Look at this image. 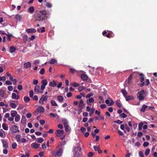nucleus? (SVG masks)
I'll return each instance as SVG.
<instances>
[{"label":"nucleus","mask_w":157,"mask_h":157,"mask_svg":"<svg viewBox=\"0 0 157 157\" xmlns=\"http://www.w3.org/2000/svg\"><path fill=\"white\" fill-rule=\"evenodd\" d=\"M46 14V11H40L38 13L34 14L33 16L36 21H42Z\"/></svg>","instance_id":"obj_1"},{"label":"nucleus","mask_w":157,"mask_h":157,"mask_svg":"<svg viewBox=\"0 0 157 157\" xmlns=\"http://www.w3.org/2000/svg\"><path fill=\"white\" fill-rule=\"evenodd\" d=\"M145 92L144 90H142L139 92L137 94V96L140 101H141L144 99L146 96Z\"/></svg>","instance_id":"obj_2"},{"label":"nucleus","mask_w":157,"mask_h":157,"mask_svg":"<svg viewBox=\"0 0 157 157\" xmlns=\"http://www.w3.org/2000/svg\"><path fill=\"white\" fill-rule=\"evenodd\" d=\"M56 136L59 137L61 139H64L65 136V135L64 133V131L62 130H57L56 131Z\"/></svg>","instance_id":"obj_3"},{"label":"nucleus","mask_w":157,"mask_h":157,"mask_svg":"<svg viewBox=\"0 0 157 157\" xmlns=\"http://www.w3.org/2000/svg\"><path fill=\"white\" fill-rule=\"evenodd\" d=\"M63 151V150L62 149H59L57 151H52V154L54 156H60L62 155Z\"/></svg>","instance_id":"obj_4"},{"label":"nucleus","mask_w":157,"mask_h":157,"mask_svg":"<svg viewBox=\"0 0 157 157\" xmlns=\"http://www.w3.org/2000/svg\"><path fill=\"white\" fill-rule=\"evenodd\" d=\"M11 132L13 134H15L19 132L18 126L16 125H12L10 129Z\"/></svg>","instance_id":"obj_5"},{"label":"nucleus","mask_w":157,"mask_h":157,"mask_svg":"<svg viewBox=\"0 0 157 157\" xmlns=\"http://www.w3.org/2000/svg\"><path fill=\"white\" fill-rule=\"evenodd\" d=\"M82 150L81 147H80V145L79 144H77L74 145L72 151H79L80 152Z\"/></svg>","instance_id":"obj_6"},{"label":"nucleus","mask_w":157,"mask_h":157,"mask_svg":"<svg viewBox=\"0 0 157 157\" xmlns=\"http://www.w3.org/2000/svg\"><path fill=\"white\" fill-rule=\"evenodd\" d=\"M41 83L42 85L41 86V89L43 90L45 88V86L48 84V82L47 79H44L42 81Z\"/></svg>","instance_id":"obj_7"},{"label":"nucleus","mask_w":157,"mask_h":157,"mask_svg":"<svg viewBox=\"0 0 157 157\" xmlns=\"http://www.w3.org/2000/svg\"><path fill=\"white\" fill-rule=\"evenodd\" d=\"M1 140L2 143L3 147L5 148H7L8 147V144L7 140L4 139H2Z\"/></svg>","instance_id":"obj_8"},{"label":"nucleus","mask_w":157,"mask_h":157,"mask_svg":"<svg viewBox=\"0 0 157 157\" xmlns=\"http://www.w3.org/2000/svg\"><path fill=\"white\" fill-rule=\"evenodd\" d=\"M132 79V75H130L128 78V80H126L125 82L124 85H126L128 84H130L131 83V81Z\"/></svg>","instance_id":"obj_9"},{"label":"nucleus","mask_w":157,"mask_h":157,"mask_svg":"<svg viewBox=\"0 0 157 157\" xmlns=\"http://www.w3.org/2000/svg\"><path fill=\"white\" fill-rule=\"evenodd\" d=\"M40 145V144L36 143H33L31 145V147L36 149L38 148Z\"/></svg>","instance_id":"obj_10"},{"label":"nucleus","mask_w":157,"mask_h":157,"mask_svg":"<svg viewBox=\"0 0 157 157\" xmlns=\"http://www.w3.org/2000/svg\"><path fill=\"white\" fill-rule=\"evenodd\" d=\"M19 94H16L15 93H13L12 95V98L13 99L17 100L19 98Z\"/></svg>","instance_id":"obj_11"},{"label":"nucleus","mask_w":157,"mask_h":157,"mask_svg":"<svg viewBox=\"0 0 157 157\" xmlns=\"http://www.w3.org/2000/svg\"><path fill=\"white\" fill-rule=\"evenodd\" d=\"M105 102L109 106L112 105L114 103V102H113V101L111 99H110V100H105Z\"/></svg>","instance_id":"obj_12"},{"label":"nucleus","mask_w":157,"mask_h":157,"mask_svg":"<svg viewBox=\"0 0 157 157\" xmlns=\"http://www.w3.org/2000/svg\"><path fill=\"white\" fill-rule=\"evenodd\" d=\"M40 89V86L38 85H36L35 86V88H34V92H36V93L40 92V93H41V94L43 93V90L41 91H39Z\"/></svg>","instance_id":"obj_13"},{"label":"nucleus","mask_w":157,"mask_h":157,"mask_svg":"<svg viewBox=\"0 0 157 157\" xmlns=\"http://www.w3.org/2000/svg\"><path fill=\"white\" fill-rule=\"evenodd\" d=\"M44 109L43 107L42 106H40L39 107H38L36 110L37 112L40 113H41L44 112Z\"/></svg>","instance_id":"obj_14"},{"label":"nucleus","mask_w":157,"mask_h":157,"mask_svg":"<svg viewBox=\"0 0 157 157\" xmlns=\"http://www.w3.org/2000/svg\"><path fill=\"white\" fill-rule=\"evenodd\" d=\"M0 136L2 138H4L6 136L5 132L2 129H0Z\"/></svg>","instance_id":"obj_15"},{"label":"nucleus","mask_w":157,"mask_h":157,"mask_svg":"<svg viewBox=\"0 0 157 157\" xmlns=\"http://www.w3.org/2000/svg\"><path fill=\"white\" fill-rule=\"evenodd\" d=\"M49 85L51 87H55L56 86L57 83L55 80H53L49 82Z\"/></svg>","instance_id":"obj_16"},{"label":"nucleus","mask_w":157,"mask_h":157,"mask_svg":"<svg viewBox=\"0 0 157 157\" xmlns=\"http://www.w3.org/2000/svg\"><path fill=\"white\" fill-rule=\"evenodd\" d=\"M16 103H10L9 104V105L12 108H15L17 105H18V103L17 101H16Z\"/></svg>","instance_id":"obj_17"},{"label":"nucleus","mask_w":157,"mask_h":157,"mask_svg":"<svg viewBox=\"0 0 157 157\" xmlns=\"http://www.w3.org/2000/svg\"><path fill=\"white\" fill-rule=\"evenodd\" d=\"M22 16L19 14H17L15 16V18L17 21H20L21 19Z\"/></svg>","instance_id":"obj_18"},{"label":"nucleus","mask_w":157,"mask_h":157,"mask_svg":"<svg viewBox=\"0 0 157 157\" xmlns=\"http://www.w3.org/2000/svg\"><path fill=\"white\" fill-rule=\"evenodd\" d=\"M24 66L25 68H28L31 66V64L29 62H27L24 63Z\"/></svg>","instance_id":"obj_19"},{"label":"nucleus","mask_w":157,"mask_h":157,"mask_svg":"<svg viewBox=\"0 0 157 157\" xmlns=\"http://www.w3.org/2000/svg\"><path fill=\"white\" fill-rule=\"evenodd\" d=\"M2 127L3 129L6 131H7L8 129V126L7 124L5 123H4L2 124Z\"/></svg>","instance_id":"obj_20"},{"label":"nucleus","mask_w":157,"mask_h":157,"mask_svg":"<svg viewBox=\"0 0 157 157\" xmlns=\"http://www.w3.org/2000/svg\"><path fill=\"white\" fill-rule=\"evenodd\" d=\"M10 114L11 116L13 117H15L17 115H18L17 111L15 110H12L10 112Z\"/></svg>","instance_id":"obj_21"},{"label":"nucleus","mask_w":157,"mask_h":157,"mask_svg":"<svg viewBox=\"0 0 157 157\" xmlns=\"http://www.w3.org/2000/svg\"><path fill=\"white\" fill-rule=\"evenodd\" d=\"M94 101V99L93 98H90L86 100V103L87 104L89 105L90 103H93Z\"/></svg>","instance_id":"obj_22"},{"label":"nucleus","mask_w":157,"mask_h":157,"mask_svg":"<svg viewBox=\"0 0 157 157\" xmlns=\"http://www.w3.org/2000/svg\"><path fill=\"white\" fill-rule=\"evenodd\" d=\"M26 32L28 33H34L36 32V30L35 29H27Z\"/></svg>","instance_id":"obj_23"},{"label":"nucleus","mask_w":157,"mask_h":157,"mask_svg":"<svg viewBox=\"0 0 157 157\" xmlns=\"http://www.w3.org/2000/svg\"><path fill=\"white\" fill-rule=\"evenodd\" d=\"M147 108L148 106L144 104L143 105L142 108L140 109V111L142 112H144Z\"/></svg>","instance_id":"obj_24"},{"label":"nucleus","mask_w":157,"mask_h":157,"mask_svg":"<svg viewBox=\"0 0 157 157\" xmlns=\"http://www.w3.org/2000/svg\"><path fill=\"white\" fill-rule=\"evenodd\" d=\"M30 100V99L28 97L25 96L24 98V100L26 103H28Z\"/></svg>","instance_id":"obj_25"},{"label":"nucleus","mask_w":157,"mask_h":157,"mask_svg":"<svg viewBox=\"0 0 157 157\" xmlns=\"http://www.w3.org/2000/svg\"><path fill=\"white\" fill-rule=\"evenodd\" d=\"M81 77L82 79L83 80H86L87 79L88 77L85 74H82L81 75Z\"/></svg>","instance_id":"obj_26"},{"label":"nucleus","mask_w":157,"mask_h":157,"mask_svg":"<svg viewBox=\"0 0 157 157\" xmlns=\"http://www.w3.org/2000/svg\"><path fill=\"white\" fill-rule=\"evenodd\" d=\"M57 99L59 102H62L64 100V98L62 96H58L57 97Z\"/></svg>","instance_id":"obj_27"},{"label":"nucleus","mask_w":157,"mask_h":157,"mask_svg":"<svg viewBox=\"0 0 157 157\" xmlns=\"http://www.w3.org/2000/svg\"><path fill=\"white\" fill-rule=\"evenodd\" d=\"M16 50V48L13 46H11L10 48V53L14 52Z\"/></svg>","instance_id":"obj_28"},{"label":"nucleus","mask_w":157,"mask_h":157,"mask_svg":"<svg viewBox=\"0 0 157 157\" xmlns=\"http://www.w3.org/2000/svg\"><path fill=\"white\" fill-rule=\"evenodd\" d=\"M28 10L30 13H32L34 12V8L33 6H31L28 9Z\"/></svg>","instance_id":"obj_29"},{"label":"nucleus","mask_w":157,"mask_h":157,"mask_svg":"<svg viewBox=\"0 0 157 157\" xmlns=\"http://www.w3.org/2000/svg\"><path fill=\"white\" fill-rule=\"evenodd\" d=\"M20 119V116L18 114L17 115L15 118V121L16 122H18Z\"/></svg>","instance_id":"obj_30"},{"label":"nucleus","mask_w":157,"mask_h":157,"mask_svg":"<svg viewBox=\"0 0 157 157\" xmlns=\"http://www.w3.org/2000/svg\"><path fill=\"white\" fill-rule=\"evenodd\" d=\"M83 101L82 99L80 101H78V106L79 107H82L83 106Z\"/></svg>","instance_id":"obj_31"},{"label":"nucleus","mask_w":157,"mask_h":157,"mask_svg":"<svg viewBox=\"0 0 157 157\" xmlns=\"http://www.w3.org/2000/svg\"><path fill=\"white\" fill-rule=\"evenodd\" d=\"M125 98L126 100L127 101H128L132 99L133 98V97L132 96L128 95V96H126V97H125Z\"/></svg>","instance_id":"obj_32"},{"label":"nucleus","mask_w":157,"mask_h":157,"mask_svg":"<svg viewBox=\"0 0 157 157\" xmlns=\"http://www.w3.org/2000/svg\"><path fill=\"white\" fill-rule=\"evenodd\" d=\"M62 121L63 123L64 126L68 125V122L67 120L65 118H63L62 120Z\"/></svg>","instance_id":"obj_33"},{"label":"nucleus","mask_w":157,"mask_h":157,"mask_svg":"<svg viewBox=\"0 0 157 157\" xmlns=\"http://www.w3.org/2000/svg\"><path fill=\"white\" fill-rule=\"evenodd\" d=\"M21 137V135H17L15 136V138L17 141L18 142L20 141V138Z\"/></svg>","instance_id":"obj_34"},{"label":"nucleus","mask_w":157,"mask_h":157,"mask_svg":"<svg viewBox=\"0 0 157 157\" xmlns=\"http://www.w3.org/2000/svg\"><path fill=\"white\" fill-rule=\"evenodd\" d=\"M51 103L52 106H57V104L56 103V101L53 100H51Z\"/></svg>","instance_id":"obj_35"},{"label":"nucleus","mask_w":157,"mask_h":157,"mask_svg":"<svg viewBox=\"0 0 157 157\" xmlns=\"http://www.w3.org/2000/svg\"><path fill=\"white\" fill-rule=\"evenodd\" d=\"M121 91L123 94L124 96V97H126L127 94V91L124 89H122L121 90Z\"/></svg>","instance_id":"obj_36"},{"label":"nucleus","mask_w":157,"mask_h":157,"mask_svg":"<svg viewBox=\"0 0 157 157\" xmlns=\"http://www.w3.org/2000/svg\"><path fill=\"white\" fill-rule=\"evenodd\" d=\"M28 36L27 35H25L23 36V39L25 43L28 40Z\"/></svg>","instance_id":"obj_37"},{"label":"nucleus","mask_w":157,"mask_h":157,"mask_svg":"<svg viewBox=\"0 0 157 157\" xmlns=\"http://www.w3.org/2000/svg\"><path fill=\"white\" fill-rule=\"evenodd\" d=\"M57 62V60L54 59H52L50 61L49 63L50 64H53Z\"/></svg>","instance_id":"obj_38"},{"label":"nucleus","mask_w":157,"mask_h":157,"mask_svg":"<svg viewBox=\"0 0 157 157\" xmlns=\"http://www.w3.org/2000/svg\"><path fill=\"white\" fill-rule=\"evenodd\" d=\"M143 125V123L142 122H140L138 125L139 130H141Z\"/></svg>","instance_id":"obj_39"},{"label":"nucleus","mask_w":157,"mask_h":157,"mask_svg":"<svg viewBox=\"0 0 157 157\" xmlns=\"http://www.w3.org/2000/svg\"><path fill=\"white\" fill-rule=\"evenodd\" d=\"M125 124L124 125L123 124H122L121 125L120 128H121V129L124 130V132L125 133H126V131L125 129Z\"/></svg>","instance_id":"obj_40"},{"label":"nucleus","mask_w":157,"mask_h":157,"mask_svg":"<svg viewBox=\"0 0 157 157\" xmlns=\"http://www.w3.org/2000/svg\"><path fill=\"white\" fill-rule=\"evenodd\" d=\"M37 141L38 143H41L44 141L43 139L42 138H39L37 139Z\"/></svg>","instance_id":"obj_41"},{"label":"nucleus","mask_w":157,"mask_h":157,"mask_svg":"<svg viewBox=\"0 0 157 157\" xmlns=\"http://www.w3.org/2000/svg\"><path fill=\"white\" fill-rule=\"evenodd\" d=\"M116 103L117 106L119 108L121 107V104L120 101L117 100L116 101Z\"/></svg>","instance_id":"obj_42"},{"label":"nucleus","mask_w":157,"mask_h":157,"mask_svg":"<svg viewBox=\"0 0 157 157\" xmlns=\"http://www.w3.org/2000/svg\"><path fill=\"white\" fill-rule=\"evenodd\" d=\"M5 92L4 91L2 90H0V96L2 97H3L4 96Z\"/></svg>","instance_id":"obj_43"},{"label":"nucleus","mask_w":157,"mask_h":157,"mask_svg":"<svg viewBox=\"0 0 157 157\" xmlns=\"http://www.w3.org/2000/svg\"><path fill=\"white\" fill-rule=\"evenodd\" d=\"M80 154L78 151H75V152L74 154V157H79Z\"/></svg>","instance_id":"obj_44"},{"label":"nucleus","mask_w":157,"mask_h":157,"mask_svg":"<svg viewBox=\"0 0 157 157\" xmlns=\"http://www.w3.org/2000/svg\"><path fill=\"white\" fill-rule=\"evenodd\" d=\"M64 126L65 128V130L66 132H70V128H69V125H65Z\"/></svg>","instance_id":"obj_45"},{"label":"nucleus","mask_w":157,"mask_h":157,"mask_svg":"<svg viewBox=\"0 0 157 157\" xmlns=\"http://www.w3.org/2000/svg\"><path fill=\"white\" fill-rule=\"evenodd\" d=\"M93 94L92 93H91L90 94H87L86 96V98H90V97L91 96H93Z\"/></svg>","instance_id":"obj_46"},{"label":"nucleus","mask_w":157,"mask_h":157,"mask_svg":"<svg viewBox=\"0 0 157 157\" xmlns=\"http://www.w3.org/2000/svg\"><path fill=\"white\" fill-rule=\"evenodd\" d=\"M48 96H44V95H43L41 98L44 101H46L48 99Z\"/></svg>","instance_id":"obj_47"},{"label":"nucleus","mask_w":157,"mask_h":157,"mask_svg":"<svg viewBox=\"0 0 157 157\" xmlns=\"http://www.w3.org/2000/svg\"><path fill=\"white\" fill-rule=\"evenodd\" d=\"M17 146V144L15 142H14L12 144V147L13 149H15L16 148Z\"/></svg>","instance_id":"obj_48"},{"label":"nucleus","mask_w":157,"mask_h":157,"mask_svg":"<svg viewBox=\"0 0 157 157\" xmlns=\"http://www.w3.org/2000/svg\"><path fill=\"white\" fill-rule=\"evenodd\" d=\"M95 109L94 108H92L91 109L90 112L89 113L90 115L91 116L94 113Z\"/></svg>","instance_id":"obj_49"},{"label":"nucleus","mask_w":157,"mask_h":157,"mask_svg":"<svg viewBox=\"0 0 157 157\" xmlns=\"http://www.w3.org/2000/svg\"><path fill=\"white\" fill-rule=\"evenodd\" d=\"M121 117L123 118H125L127 117V116L126 114H125L124 113H123L121 114L120 115Z\"/></svg>","instance_id":"obj_50"},{"label":"nucleus","mask_w":157,"mask_h":157,"mask_svg":"<svg viewBox=\"0 0 157 157\" xmlns=\"http://www.w3.org/2000/svg\"><path fill=\"white\" fill-rule=\"evenodd\" d=\"M6 80V78L5 76H0V81H5Z\"/></svg>","instance_id":"obj_51"},{"label":"nucleus","mask_w":157,"mask_h":157,"mask_svg":"<svg viewBox=\"0 0 157 157\" xmlns=\"http://www.w3.org/2000/svg\"><path fill=\"white\" fill-rule=\"evenodd\" d=\"M150 150L149 149H147L145 152V155H147L149 153Z\"/></svg>","instance_id":"obj_52"},{"label":"nucleus","mask_w":157,"mask_h":157,"mask_svg":"<svg viewBox=\"0 0 157 157\" xmlns=\"http://www.w3.org/2000/svg\"><path fill=\"white\" fill-rule=\"evenodd\" d=\"M72 85L73 86L76 87L79 86V84L76 82H73L72 83Z\"/></svg>","instance_id":"obj_53"},{"label":"nucleus","mask_w":157,"mask_h":157,"mask_svg":"<svg viewBox=\"0 0 157 157\" xmlns=\"http://www.w3.org/2000/svg\"><path fill=\"white\" fill-rule=\"evenodd\" d=\"M85 89V87L83 86H80L78 88V90L79 91H81Z\"/></svg>","instance_id":"obj_54"},{"label":"nucleus","mask_w":157,"mask_h":157,"mask_svg":"<svg viewBox=\"0 0 157 157\" xmlns=\"http://www.w3.org/2000/svg\"><path fill=\"white\" fill-rule=\"evenodd\" d=\"M5 68L4 67L0 66V73L2 72L5 69Z\"/></svg>","instance_id":"obj_55"},{"label":"nucleus","mask_w":157,"mask_h":157,"mask_svg":"<svg viewBox=\"0 0 157 157\" xmlns=\"http://www.w3.org/2000/svg\"><path fill=\"white\" fill-rule=\"evenodd\" d=\"M44 72H45L44 69V68H42L40 70V74H41V75H43L44 74Z\"/></svg>","instance_id":"obj_56"},{"label":"nucleus","mask_w":157,"mask_h":157,"mask_svg":"<svg viewBox=\"0 0 157 157\" xmlns=\"http://www.w3.org/2000/svg\"><path fill=\"white\" fill-rule=\"evenodd\" d=\"M125 128L126 130L128 132H129L130 131V129L129 128L128 126V125L127 124H125Z\"/></svg>","instance_id":"obj_57"},{"label":"nucleus","mask_w":157,"mask_h":157,"mask_svg":"<svg viewBox=\"0 0 157 157\" xmlns=\"http://www.w3.org/2000/svg\"><path fill=\"white\" fill-rule=\"evenodd\" d=\"M21 157H29V154L28 153L26 154L25 155H22L21 156Z\"/></svg>","instance_id":"obj_58"},{"label":"nucleus","mask_w":157,"mask_h":157,"mask_svg":"<svg viewBox=\"0 0 157 157\" xmlns=\"http://www.w3.org/2000/svg\"><path fill=\"white\" fill-rule=\"evenodd\" d=\"M26 121V119L25 116H23L22 117V119L21 121L22 122H23V121L25 122Z\"/></svg>","instance_id":"obj_59"},{"label":"nucleus","mask_w":157,"mask_h":157,"mask_svg":"<svg viewBox=\"0 0 157 157\" xmlns=\"http://www.w3.org/2000/svg\"><path fill=\"white\" fill-rule=\"evenodd\" d=\"M145 83V85L146 86H147L148 85L149 83V80L148 79H147L145 80V82H144Z\"/></svg>","instance_id":"obj_60"},{"label":"nucleus","mask_w":157,"mask_h":157,"mask_svg":"<svg viewBox=\"0 0 157 157\" xmlns=\"http://www.w3.org/2000/svg\"><path fill=\"white\" fill-rule=\"evenodd\" d=\"M50 115L51 116H52L53 117H55L57 116V114H54L53 113H50Z\"/></svg>","instance_id":"obj_61"},{"label":"nucleus","mask_w":157,"mask_h":157,"mask_svg":"<svg viewBox=\"0 0 157 157\" xmlns=\"http://www.w3.org/2000/svg\"><path fill=\"white\" fill-rule=\"evenodd\" d=\"M149 144V143L147 142H145L143 144V146L144 147H147Z\"/></svg>","instance_id":"obj_62"},{"label":"nucleus","mask_w":157,"mask_h":157,"mask_svg":"<svg viewBox=\"0 0 157 157\" xmlns=\"http://www.w3.org/2000/svg\"><path fill=\"white\" fill-rule=\"evenodd\" d=\"M32 116V114L30 113H28L26 114V117L27 118H30Z\"/></svg>","instance_id":"obj_63"},{"label":"nucleus","mask_w":157,"mask_h":157,"mask_svg":"<svg viewBox=\"0 0 157 157\" xmlns=\"http://www.w3.org/2000/svg\"><path fill=\"white\" fill-rule=\"evenodd\" d=\"M139 155L140 157H144L143 152L141 151H140L139 152Z\"/></svg>","instance_id":"obj_64"}]
</instances>
